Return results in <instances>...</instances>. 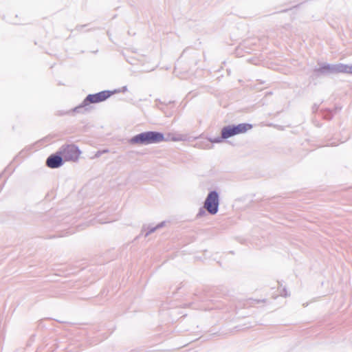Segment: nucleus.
Returning <instances> with one entry per match:
<instances>
[{
	"label": "nucleus",
	"mask_w": 352,
	"mask_h": 352,
	"mask_svg": "<svg viewBox=\"0 0 352 352\" xmlns=\"http://www.w3.org/2000/svg\"><path fill=\"white\" fill-rule=\"evenodd\" d=\"M166 141L162 133L154 131H144L133 136L129 140L131 145H148Z\"/></svg>",
	"instance_id": "nucleus-1"
},
{
	"label": "nucleus",
	"mask_w": 352,
	"mask_h": 352,
	"mask_svg": "<svg viewBox=\"0 0 352 352\" xmlns=\"http://www.w3.org/2000/svg\"><path fill=\"white\" fill-rule=\"evenodd\" d=\"M113 92L110 91H102L95 94H89L82 101L81 104L75 107L74 111L80 113L82 109H87V107L91 103H98L109 98Z\"/></svg>",
	"instance_id": "nucleus-2"
},
{
	"label": "nucleus",
	"mask_w": 352,
	"mask_h": 352,
	"mask_svg": "<svg viewBox=\"0 0 352 352\" xmlns=\"http://www.w3.org/2000/svg\"><path fill=\"white\" fill-rule=\"evenodd\" d=\"M219 206V195L216 190H212L208 194L204 202V208L212 215L218 212Z\"/></svg>",
	"instance_id": "nucleus-3"
},
{
	"label": "nucleus",
	"mask_w": 352,
	"mask_h": 352,
	"mask_svg": "<svg viewBox=\"0 0 352 352\" xmlns=\"http://www.w3.org/2000/svg\"><path fill=\"white\" fill-rule=\"evenodd\" d=\"M59 153L65 161H76L78 159L80 151L74 144H65L60 147Z\"/></svg>",
	"instance_id": "nucleus-4"
},
{
	"label": "nucleus",
	"mask_w": 352,
	"mask_h": 352,
	"mask_svg": "<svg viewBox=\"0 0 352 352\" xmlns=\"http://www.w3.org/2000/svg\"><path fill=\"white\" fill-rule=\"evenodd\" d=\"M316 75H329L333 74L342 73V63L327 64L324 63L320 67L314 70Z\"/></svg>",
	"instance_id": "nucleus-5"
},
{
	"label": "nucleus",
	"mask_w": 352,
	"mask_h": 352,
	"mask_svg": "<svg viewBox=\"0 0 352 352\" xmlns=\"http://www.w3.org/2000/svg\"><path fill=\"white\" fill-rule=\"evenodd\" d=\"M63 157L60 154L59 151L50 155L46 160V165L51 168H57L63 164Z\"/></svg>",
	"instance_id": "nucleus-6"
},
{
	"label": "nucleus",
	"mask_w": 352,
	"mask_h": 352,
	"mask_svg": "<svg viewBox=\"0 0 352 352\" xmlns=\"http://www.w3.org/2000/svg\"><path fill=\"white\" fill-rule=\"evenodd\" d=\"M235 135L244 133L252 128V125L248 123H241L237 125H232Z\"/></svg>",
	"instance_id": "nucleus-7"
},
{
	"label": "nucleus",
	"mask_w": 352,
	"mask_h": 352,
	"mask_svg": "<svg viewBox=\"0 0 352 352\" xmlns=\"http://www.w3.org/2000/svg\"><path fill=\"white\" fill-rule=\"evenodd\" d=\"M221 135H222L223 138L225 139H228L234 135H236L232 125H228L223 127L221 129Z\"/></svg>",
	"instance_id": "nucleus-8"
},
{
	"label": "nucleus",
	"mask_w": 352,
	"mask_h": 352,
	"mask_svg": "<svg viewBox=\"0 0 352 352\" xmlns=\"http://www.w3.org/2000/svg\"><path fill=\"white\" fill-rule=\"evenodd\" d=\"M146 230H148V231L145 233V237L148 236L150 234L154 232L155 230H157V227L155 226V227H150V226H148L146 227V226H144L142 227V232L145 231Z\"/></svg>",
	"instance_id": "nucleus-9"
},
{
	"label": "nucleus",
	"mask_w": 352,
	"mask_h": 352,
	"mask_svg": "<svg viewBox=\"0 0 352 352\" xmlns=\"http://www.w3.org/2000/svg\"><path fill=\"white\" fill-rule=\"evenodd\" d=\"M342 73L352 74V65L342 63Z\"/></svg>",
	"instance_id": "nucleus-10"
},
{
	"label": "nucleus",
	"mask_w": 352,
	"mask_h": 352,
	"mask_svg": "<svg viewBox=\"0 0 352 352\" xmlns=\"http://www.w3.org/2000/svg\"><path fill=\"white\" fill-rule=\"evenodd\" d=\"M261 302H265V300H256L250 298L247 300L245 306H252L254 303H258Z\"/></svg>",
	"instance_id": "nucleus-11"
},
{
	"label": "nucleus",
	"mask_w": 352,
	"mask_h": 352,
	"mask_svg": "<svg viewBox=\"0 0 352 352\" xmlns=\"http://www.w3.org/2000/svg\"><path fill=\"white\" fill-rule=\"evenodd\" d=\"M223 139L225 138H223V135H221V137H217L214 138H209L208 140L211 143H221Z\"/></svg>",
	"instance_id": "nucleus-12"
},
{
	"label": "nucleus",
	"mask_w": 352,
	"mask_h": 352,
	"mask_svg": "<svg viewBox=\"0 0 352 352\" xmlns=\"http://www.w3.org/2000/svg\"><path fill=\"white\" fill-rule=\"evenodd\" d=\"M322 116L326 120H331L333 117V113H331V111H327L323 112L322 113Z\"/></svg>",
	"instance_id": "nucleus-13"
},
{
	"label": "nucleus",
	"mask_w": 352,
	"mask_h": 352,
	"mask_svg": "<svg viewBox=\"0 0 352 352\" xmlns=\"http://www.w3.org/2000/svg\"><path fill=\"white\" fill-rule=\"evenodd\" d=\"M109 151L107 149H104L102 151H98L94 157H99L103 153H107Z\"/></svg>",
	"instance_id": "nucleus-14"
},
{
	"label": "nucleus",
	"mask_w": 352,
	"mask_h": 352,
	"mask_svg": "<svg viewBox=\"0 0 352 352\" xmlns=\"http://www.w3.org/2000/svg\"><path fill=\"white\" fill-rule=\"evenodd\" d=\"M165 223H166V222H165V221H162V222H161V223H158V224L156 226V227H157V230H158V229H160V228H162V227H164V225H165Z\"/></svg>",
	"instance_id": "nucleus-15"
},
{
	"label": "nucleus",
	"mask_w": 352,
	"mask_h": 352,
	"mask_svg": "<svg viewBox=\"0 0 352 352\" xmlns=\"http://www.w3.org/2000/svg\"><path fill=\"white\" fill-rule=\"evenodd\" d=\"M205 214V211L201 208L197 214V217H201L202 215H204Z\"/></svg>",
	"instance_id": "nucleus-16"
},
{
	"label": "nucleus",
	"mask_w": 352,
	"mask_h": 352,
	"mask_svg": "<svg viewBox=\"0 0 352 352\" xmlns=\"http://www.w3.org/2000/svg\"><path fill=\"white\" fill-rule=\"evenodd\" d=\"M281 295L284 296L285 297L288 296L287 292L285 289H283V292H281Z\"/></svg>",
	"instance_id": "nucleus-17"
},
{
	"label": "nucleus",
	"mask_w": 352,
	"mask_h": 352,
	"mask_svg": "<svg viewBox=\"0 0 352 352\" xmlns=\"http://www.w3.org/2000/svg\"><path fill=\"white\" fill-rule=\"evenodd\" d=\"M312 109H313L314 111L317 110V107H316V105L313 106Z\"/></svg>",
	"instance_id": "nucleus-18"
}]
</instances>
